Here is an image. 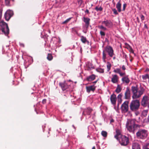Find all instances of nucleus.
Listing matches in <instances>:
<instances>
[{"label": "nucleus", "mask_w": 149, "mask_h": 149, "mask_svg": "<svg viewBox=\"0 0 149 149\" xmlns=\"http://www.w3.org/2000/svg\"><path fill=\"white\" fill-rule=\"evenodd\" d=\"M107 54L111 57H112L115 55L113 49L110 46H107L105 47L103 50L102 59L104 63L106 62Z\"/></svg>", "instance_id": "nucleus-1"}, {"label": "nucleus", "mask_w": 149, "mask_h": 149, "mask_svg": "<svg viewBox=\"0 0 149 149\" xmlns=\"http://www.w3.org/2000/svg\"><path fill=\"white\" fill-rule=\"evenodd\" d=\"M135 121L134 119L128 120L126 126L128 130L130 132H133L138 128H139L140 126L135 123Z\"/></svg>", "instance_id": "nucleus-2"}, {"label": "nucleus", "mask_w": 149, "mask_h": 149, "mask_svg": "<svg viewBox=\"0 0 149 149\" xmlns=\"http://www.w3.org/2000/svg\"><path fill=\"white\" fill-rule=\"evenodd\" d=\"M140 106L139 100H134L130 102V109L132 111H136L138 110Z\"/></svg>", "instance_id": "nucleus-3"}, {"label": "nucleus", "mask_w": 149, "mask_h": 149, "mask_svg": "<svg viewBox=\"0 0 149 149\" xmlns=\"http://www.w3.org/2000/svg\"><path fill=\"white\" fill-rule=\"evenodd\" d=\"M132 90L133 93L132 98L133 99L139 98L143 93L142 90L138 91V88L137 87L132 86Z\"/></svg>", "instance_id": "nucleus-4"}, {"label": "nucleus", "mask_w": 149, "mask_h": 149, "mask_svg": "<svg viewBox=\"0 0 149 149\" xmlns=\"http://www.w3.org/2000/svg\"><path fill=\"white\" fill-rule=\"evenodd\" d=\"M0 26L2 32L5 35H8L9 33V29L7 24L3 21H1L0 22Z\"/></svg>", "instance_id": "nucleus-5"}, {"label": "nucleus", "mask_w": 149, "mask_h": 149, "mask_svg": "<svg viewBox=\"0 0 149 149\" xmlns=\"http://www.w3.org/2000/svg\"><path fill=\"white\" fill-rule=\"evenodd\" d=\"M136 134L137 138L144 139L147 136V131L144 129H140L136 132Z\"/></svg>", "instance_id": "nucleus-6"}, {"label": "nucleus", "mask_w": 149, "mask_h": 149, "mask_svg": "<svg viewBox=\"0 0 149 149\" xmlns=\"http://www.w3.org/2000/svg\"><path fill=\"white\" fill-rule=\"evenodd\" d=\"M118 140H119L120 143L122 146H126L129 143L128 137L123 135H121Z\"/></svg>", "instance_id": "nucleus-7"}, {"label": "nucleus", "mask_w": 149, "mask_h": 149, "mask_svg": "<svg viewBox=\"0 0 149 149\" xmlns=\"http://www.w3.org/2000/svg\"><path fill=\"white\" fill-rule=\"evenodd\" d=\"M128 102L125 101L122 105L121 109L123 113H125L128 111Z\"/></svg>", "instance_id": "nucleus-8"}, {"label": "nucleus", "mask_w": 149, "mask_h": 149, "mask_svg": "<svg viewBox=\"0 0 149 149\" xmlns=\"http://www.w3.org/2000/svg\"><path fill=\"white\" fill-rule=\"evenodd\" d=\"M13 14V11L10 10H7L4 15V17L6 20L8 21Z\"/></svg>", "instance_id": "nucleus-9"}, {"label": "nucleus", "mask_w": 149, "mask_h": 149, "mask_svg": "<svg viewBox=\"0 0 149 149\" xmlns=\"http://www.w3.org/2000/svg\"><path fill=\"white\" fill-rule=\"evenodd\" d=\"M59 85L63 91H65L70 86V85H68V83L65 81L60 82L59 83Z\"/></svg>", "instance_id": "nucleus-10"}, {"label": "nucleus", "mask_w": 149, "mask_h": 149, "mask_svg": "<svg viewBox=\"0 0 149 149\" xmlns=\"http://www.w3.org/2000/svg\"><path fill=\"white\" fill-rule=\"evenodd\" d=\"M142 106L144 107H146L148 104H149V97L146 96H144L143 97L141 102Z\"/></svg>", "instance_id": "nucleus-11"}, {"label": "nucleus", "mask_w": 149, "mask_h": 149, "mask_svg": "<svg viewBox=\"0 0 149 149\" xmlns=\"http://www.w3.org/2000/svg\"><path fill=\"white\" fill-rule=\"evenodd\" d=\"M124 98L125 99H129L131 97L130 91L129 88H126V91L124 94Z\"/></svg>", "instance_id": "nucleus-12"}, {"label": "nucleus", "mask_w": 149, "mask_h": 149, "mask_svg": "<svg viewBox=\"0 0 149 149\" xmlns=\"http://www.w3.org/2000/svg\"><path fill=\"white\" fill-rule=\"evenodd\" d=\"M96 86L94 85L86 87V91L88 93H89L91 91L94 92L95 90Z\"/></svg>", "instance_id": "nucleus-13"}, {"label": "nucleus", "mask_w": 149, "mask_h": 149, "mask_svg": "<svg viewBox=\"0 0 149 149\" xmlns=\"http://www.w3.org/2000/svg\"><path fill=\"white\" fill-rule=\"evenodd\" d=\"M102 24H104L106 27L109 28L112 27V23L110 20H107L103 21L102 22Z\"/></svg>", "instance_id": "nucleus-14"}, {"label": "nucleus", "mask_w": 149, "mask_h": 149, "mask_svg": "<svg viewBox=\"0 0 149 149\" xmlns=\"http://www.w3.org/2000/svg\"><path fill=\"white\" fill-rule=\"evenodd\" d=\"M112 78L111 81L113 84H116L118 81L119 77L116 74H113L112 75Z\"/></svg>", "instance_id": "nucleus-15"}, {"label": "nucleus", "mask_w": 149, "mask_h": 149, "mask_svg": "<svg viewBox=\"0 0 149 149\" xmlns=\"http://www.w3.org/2000/svg\"><path fill=\"white\" fill-rule=\"evenodd\" d=\"M92 111L93 110L92 109L88 107L84 109L83 112V114L85 115H89L91 114Z\"/></svg>", "instance_id": "nucleus-16"}, {"label": "nucleus", "mask_w": 149, "mask_h": 149, "mask_svg": "<svg viewBox=\"0 0 149 149\" xmlns=\"http://www.w3.org/2000/svg\"><path fill=\"white\" fill-rule=\"evenodd\" d=\"M110 100L111 103L113 104H115L116 100V96L114 94H113L110 97Z\"/></svg>", "instance_id": "nucleus-17"}, {"label": "nucleus", "mask_w": 149, "mask_h": 149, "mask_svg": "<svg viewBox=\"0 0 149 149\" xmlns=\"http://www.w3.org/2000/svg\"><path fill=\"white\" fill-rule=\"evenodd\" d=\"M90 19L88 18L83 17V21L85 23V26L86 28H88L90 24Z\"/></svg>", "instance_id": "nucleus-18"}, {"label": "nucleus", "mask_w": 149, "mask_h": 149, "mask_svg": "<svg viewBox=\"0 0 149 149\" xmlns=\"http://www.w3.org/2000/svg\"><path fill=\"white\" fill-rule=\"evenodd\" d=\"M116 134L114 136V138L117 140H118L119 138V136L121 135V131L118 129H116Z\"/></svg>", "instance_id": "nucleus-19"}, {"label": "nucleus", "mask_w": 149, "mask_h": 149, "mask_svg": "<svg viewBox=\"0 0 149 149\" xmlns=\"http://www.w3.org/2000/svg\"><path fill=\"white\" fill-rule=\"evenodd\" d=\"M121 80L123 83H125L127 84H129L130 82V80L128 78V76H126L123 77L121 79Z\"/></svg>", "instance_id": "nucleus-20"}, {"label": "nucleus", "mask_w": 149, "mask_h": 149, "mask_svg": "<svg viewBox=\"0 0 149 149\" xmlns=\"http://www.w3.org/2000/svg\"><path fill=\"white\" fill-rule=\"evenodd\" d=\"M132 149H141L140 146L137 143H133L132 145Z\"/></svg>", "instance_id": "nucleus-21"}, {"label": "nucleus", "mask_w": 149, "mask_h": 149, "mask_svg": "<svg viewBox=\"0 0 149 149\" xmlns=\"http://www.w3.org/2000/svg\"><path fill=\"white\" fill-rule=\"evenodd\" d=\"M95 78V76L94 74H92L88 77L86 78V80L88 81H91L94 80Z\"/></svg>", "instance_id": "nucleus-22"}, {"label": "nucleus", "mask_w": 149, "mask_h": 149, "mask_svg": "<svg viewBox=\"0 0 149 149\" xmlns=\"http://www.w3.org/2000/svg\"><path fill=\"white\" fill-rule=\"evenodd\" d=\"M121 4L120 3V0L119 1H118L116 5V8H117L118 11L119 12H121Z\"/></svg>", "instance_id": "nucleus-23"}, {"label": "nucleus", "mask_w": 149, "mask_h": 149, "mask_svg": "<svg viewBox=\"0 0 149 149\" xmlns=\"http://www.w3.org/2000/svg\"><path fill=\"white\" fill-rule=\"evenodd\" d=\"M122 90V88H121L120 85V84H118L115 90V92L117 93H118L121 91Z\"/></svg>", "instance_id": "nucleus-24"}, {"label": "nucleus", "mask_w": 149, "mask_h": 149, "mask_svg": "<svg viewBox=\"0 0 149 149\" xmlns=\"http://www.w3.org/2000/svg\"><path fill=\"white\" fill-rule=\"evenodd\" d=\"M47 58L48 60L51 61L53 59V57L51 54H48Z\"/></svg>", "instance_id": "nucleus-25"}, {"label": "nucleus", "mask_w": 149, "mask_h": 149, "mask_svg": "<svg viewBox=\"0 0 149 149\" xmlns=\"http://www.w3.org/2000/svg\"><path fill=\"white\" fill-rule=\"evenodd\" d=\"M81 40L82 42L84 43H85L87 41L86 38L83 36H82L81 37Z\"/></svg>", "instance_id": "nucleus-26"}, {"label": "nucleus", "mask_w": 149, "mask_h": 149, "mask_svg": "<svg viewBox=\"0 0 149 149\" xmlns=\"http://www.w3.org/2000/svg\"><path fill=\"white\" fill-rule=\"evenodd\" d=\"M142 78L143 80H146L147 79H149V75L148 74L143 75H142Z\"/></svg>", "instance_id": "nucleus-27"}, {"label": "nucleus", "mask_w": 149, "mask_h": 149, "mask_svg": "<svg viewBox=\"0 0 149 149\" xmlns=\"http://www.w3.org/2000/svg\"><path fill=\"white\" fill-rule=\"evenodd\" d=\"M101 134L103 137H106L107 136V133L106 131H103L102 132Z\"/></svg>", "instance_id": "nucleus-28"}, {"label": "nucleus", "mask_w": 149, "mask_h": 149, "mask_svg": "<svg viewBox=\"0 0 149 149\" xmlns=\"http://www.w3.org/2000/svg\"><path fill=\"white\" fill-rule=\"evenodd\" d=\"M120 71L121 70L120 68H116V69H115L113 70V72L115 73H118L119 74Z\"/></svg>", "instance_id": "nucleus-29"}, {"label": "nucleus", "mask_w": 149, "mask_h": 149, "mask_svg": "<svg viewBox=\"0 0 149 149\" xmlns=\"http://www.w3.org/2000/svg\"><path fill=\"white\" fill-rule=\"evenodd\" d=\"M95 9L97 11H102L103 10V8L101 6H100L99 8H98L97 6H96L95 8Z\"/></svg>", "instance_id": "nucleus-30"}, {"label": "nucleus", "mask_w": 149, "mask_h": 149, "mask_svg": "<svg viewBox=\"0 0 149 149\" xmlns=\"http://www.w3.org/2000/svg\"><path fill=\"white\" fill-rule=\"evenodd\" d=\"M111 66V64L109 62H107V68L108 71H109L110 69Z\"/></svg>", "instance_id": "nucleus-31"}, {"label": "nucleus", "mask_w": 149, "mask_h": 149, "mask_svg": "<svg viewBox=\"0 0 149 149\" xmlns=\"http://www.w3.org/2000/svg\"><path fill=\"white\" fill-rule=\"evenodd\" d=\"M98 27L100 29H102L104 31L106 30H107V28L105 27H104L102 25H101V26H98Z\"/></svg>", "instance_id": "nucleus-32"}, {"label": "nucleus", "mask_w": 149, "mask_h": 149, "mask_svg": "<svg viewBox=\"0 0 149 149\" xmlns=\"http://www.w3.org/2000/svg\"><path fill=\"white\" fill-rule=\"evenodd\" d=\"M144 149H149V143L146 144L143 147Z\"/></svg>", "instance_id": "nucleus-33"}, {"label": "nucleus", "mask_w": 149, "mask_h": 149, "mask_svg": "<svg viewBox=\"0 0 149 149\" xmlns=\"http://www.w3.org/2000/svg\"><path fill=\"white\" fill-rule=\"evenodd\" d=\"M112 11L113 13L116 15L118 14V13L117 11V10L115 8H113L112 9Z\"/></svg>", "instance_id": "nucleus-34"}, {"label": "nucleus", "mask_w": 149, "mask_h": 149, "mask_svg": "<svg viewBox=\"0 0 149 149\" xmlns=\"http://www.w3.org/2000/svg\"><path fill=\"white\" fill-rule=\"evenodd\" d=\"M71 18H68V19H67L66 20H65V21L63 22V24H65L68 23L71 19Z\"/></svg>", "instance_id": "nucleus-35"}, {"label": "nucleus", "mask_w": 149, "mask_h": 149, "mask_svg": "<svg viewBox=\"0 0 149 149\" xmlns=\"http://www.w3.org/2000/svg\"><path fill=\"white\" fill-rule=\"evenodd\" d=\"M148 110H144L143 111V114L144 116H146L147 115Z\"/></svg>", "instance_id": "nucleus-36"}, {"label": "nucleus", "mask_w": 149, "mask_h": 149, "mask_svg": "<svg viewBox=\"0 0 149 149\" xmlns=\"http://www.w3.org/2000/svg\"><path fill=\"white\" fill-rule=\"evenodd\" d=\"M97 72L101 73H103L104 72V69L101 68H100L97 69Z\"/></svg>", "instance_id": "nucleus-37"}, {"label": "nucleus", "mask_w": 149, "mask_h": 149, "mask_svg": "<svg viewBox=\"0 0 149 149\" xmlns=\"http://www.w3.org/2000/svg\"><path fill=\"white\" fill-rule=\"evenodd\" d=\"M6 4V6H9L10 5V0H5Z\"/></svg>", "instance_id": "nucleus-38"}, {"label": "nucleus", "mask_w": 149, "mask_h": 149, "mask_svg": "<svg viewBox=\"0 0 149 149\" xmlns=\"http://www.w3.org/2000/svg\"><path fill=\"white\" fill-rule=\"evenodd\" d=\"M100 34L102 36H105V33L102 31H100Z\"/></svg>", "instance_id": "nucleus-39"}, {"label": "nucleus", "mask_w": 149, "mask_h": 149, "mask_svg": "<svg viewBox=\"0 0 149 149\" xmlns=\"http://www.w3.org/2000/svg\"><path fill=\"white\" fill-rule=\"evenodd\" d=\"M122 95H123L122 93H121L120 94H119L118 96V99H122Z\"/></svg>", "instance_id": "nucleus-40"}, {"label": "nucleus", "mask_w": 149, "mask_h": 149, "mask_svg": "<svg viewBox=\"0 0 149 149\" xmlns=\"http://www.w3.org/2000/svg\"><path fill=\"white\" fill-rule=\"evenodd\" d=\"M127 6V4L126 3H124L123 5V8L122 9L123 11H124L125 10L126 7Z\"/></svg>", "instance_id": "nucleus-41"}, {"label": "nucleus", "mask_w": 149, "mask_h": 149, "mask_svg": "<svg viewBox=\"0 0 149 149\" xmlns=\"http://www.w3.org/2000/svg\"><path fill=\"white\" fill-rule=\"evenodd\" d=\"M119 74H120V76L121 77H122V76H123L124 75H125V72H121L120 71V73H119Z\"/></svg>", "instance_id": "nucleus-42"}, {"label": "nucleus", "mask_w": 149, "mask_h": 149, "mask_svg": "<svg viewBox=\"0 0 149 149\" xmlns=\"http://www.w3.org/2000/svg\"><path fill=\"white\" fill-rule=\"evenodd\" d=\"M130 49H129V51L130 52L133 53H134V50H133V49L130 46L129 47Z\"/></svg>", "instance_id": "nucleus-43"}, {"label": "nucleus", "mask_w": 149, "mask_h": 149, "mask_svg": "<svg viewBox=\"0 0 149 149\" xmlns=\"http://www.w3.org/2000/svg\"><path fill=\"white\" fill-rule=\"evenodd\" d=\"M46 101H47V100L46 99H43L42 101V103L43 104H45L46 103Z\"/></svg>", "instance_id": "nucleus-44"}, {"label": "nucleus", "mask_w": 149, "mask_h": 149, "mask_svg": "<svg viewBox=\"0 0 149 149\" xmlns=\"http://www.w3.org/2000/svg\"><path fill=\"white\" fill-rule=\"evenodd\" d=\"M141 19L142 21H143V20H144L145 18H144V16L143 15H141Z\"/></svg>", "instance_id": "nucleus-45"}, {"label": "nucleus", "mask_w": 149, "mask_h": 149, "mask_svg": "<svg viewBox=\"0 0 149 149\" xmlns=\"http://www.w3.org/2000/svg\"><path fill=\"white\" fill-rule=\"evenodd\" d=\"M123 57H124L125 58H127V55L124 53H123Z\"/></svg>", "instance_id": "nucleus-46"}, {"label": "nucleus", "mask_w": 149, "mask_h": 149, "mask_svg": "<svg viewBox=\"0 0 149 149\" xmlns=\"http://www.w3.org/2000/svg\"><path fill=\"white\" fill-rule=\"evenodd\" d=\"M122 101V99H118V103L120 104H121Z\"/></svg>", "instance_id": "nucleus-47"}, {"label": "nucleus", "mask_w": 149, "mask_h": 149, "mask_svg": "<svg viewBox=\"0 0 149 149\" xmlns=\"http://www.w3.org/2000/svg\"><path fill=\"white\" fill-rule=\"evenodd\" d=\"M122 69L123 70H125L126 69V68L124 65H123L122 67Z\"/></svg>", "instance_id": "nucleus-48"}, {"label": "nucleus", "mask_w": 149, "mask_h": 149, "mask_svg": "<svg viewBox=\"0 0 149 149\" xmlns=\"http://www.w3.org/2000/svg\"><path fill=\"white\" fill-rule=\"evenodd\" d=\"M78 1L79 3L81 4L82 3V0H78Z\"/></svg>", "instance_id": "nucleus-49"}, {"label": "nucleus", "mask_w": 149, "mask_h": 149, "mask_svg": "<svg viewBox=\"0 0 149 149\" xmlns=\"http://www.w3.org/2000/svg\"><path fill=\"white\" fill-rule=\"evenodd\" d=\"M136 19H137V22L138 23H139L140 22V20H139V17H137Z\"/></svg>", "instance_id": "nucleus-50"}, {"label": "nucleus", "mask_w": 149, "mask_h": 149, "mask_svg": "<svg viewBox=\"0 0 149 149\" xmlns=\"http://www.w3.org/2000/svg\"><path fill=\"white\" fill-rule=\"evenodd\" d=\"M85 13H87L88 14L89 13V10H88V9H86L85 11Z\"/></svg>", "instance_id": "nucleus-51"}, {"label": "nucleus", "mask_w": 149, "mask_h": 149, "mask_svg": "<svg viewBox=\"0 0 149 149\" xmlns=\"http://www.w3.org/2000/svg\"><path fill=\"white\" fill-rule=\"evenodd\" d=\"M97 80L95 81H94V82H93L92 83H93V84H95L97 82Z\"/></svg>", "instance_id": "nucleus-52"}, {"label": "nucleus", "mask_w": 149, "mask_h": 149, "mask_svg": "<svg viewBox=\"0 0 149 149\" xmlns=\"http://www.w3.org/2000/svg\"><path fill=\"white\" fill-rule=\"evenodd\" d=\"M114 120L113 119H111L110 121L111 123L113 122H114Z\"/></svg>", "instance_id": "nucleus-53"}, {"label": "nucleus", "mask_w": 149, "mask_h": 149, "mask_svg": "<svg viewBox=\"0 0 149 149\" xmlns=\"http://www.w3.org/2000/svg\"><path fill=\"white\" fill-rule=\"evenodd\" d=\"M116 57L115 56L114 57H113V60H115V59H116Z\"/></svg>", "instance_id": "nucleus-54"}, {"label": "nucleus", "mask_w": 149, "mask_h": 149, "mask_svg": "<svg viewBox=\"0 0 149 149\" xmlns=\"http://www.w3.org/2000/svg\"><path fill=\"white\" fill-rule=\"evenodd\" d=\"M92 149H95V146H93L92 148Z\"/></svg>", "instance_id": "nucleus-55"}, {"label": "nucleus", "mask_w": 149, "mask_h": 149, "mask_svg": "<svg viewBox=\"0 0 149 149\" xmlns=\"http://www.w3.org/2000/svg\"><path fill=\"white\" fill-rule=\"evenodd\" d=\"M145 27H147V26L146 25H145Z\"/></svg>", "instance_id": "nucleus-56"}]
</instances>
